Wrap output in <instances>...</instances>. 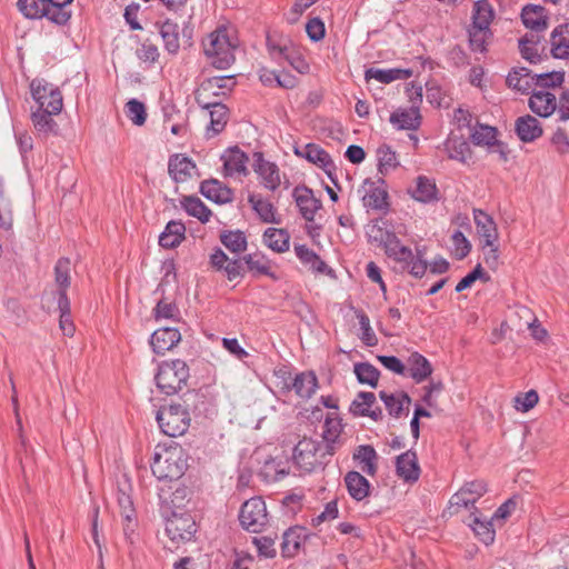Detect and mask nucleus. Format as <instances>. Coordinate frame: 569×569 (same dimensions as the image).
Wrapping results in <instances>:
<instances>
[{"instance_id":"37","label":"nucleus","mask_w":569,"mask_h":569,"mask_svg":"<svg viewBox=\"0 0 569 569\" xmlns=\"http://www.w3.org/2000/svg\"><path fill=\"white\" fill-rule=\"evenodd\" d=\"M157 26L159 27L164 49L170 54H177L180 49L179 26L169 19L161 23L157 22Z\"/></svg>"},{"instance_id":"16","label":"nucleus","mask_w":569,"mask_h":569,"mask_svg":"<svg viewBox=\"0 0 569 569\" xmlns=\"http://www.w3.org/2000/svg\"><path fill=\"white\" fill-rule=\"evenodd\" d=\"M253 169L261 177L263 186L269 190L274 191L280 186L278 167L264 160L261 152L254 153Z\"/></svg>"},{"instance_id":"23","label":"nucleus","mask_w":569,"mask_h":569,"mask_svg":"<svg viewBox=\"0 0 569 569\" xmlns=\"http://www.w3.org/2000/svg\"><path fill=\"white\" fill-rule=\"evenodd\" d=\"M473 219L478 232L482 238L485 246H491L498 240L497 226L493 219L481 209L473 210Z\"/></svg>"},{"instance_id":"39","label":"nucleus","mask_w":569,"mask_h":569,"mask_svg":"<svg viewBox=\"0 0 569 569\" xmlns=\"http://www.w3.org/2000/svg\"><path fill=\"white\" fill-rule=\"evenodd\" d=\"M70 266L71 261L67 257H62L56 262L54 282L58 287V299H62V295L68 296L67 290L71 284Z\"/></svg>"},{"instance_id":"25","label":"nucleus","mask_w":569,"mask_h":569,"mask_svg":"<svg viewBox=\"0 0 569 569\" xmlns=\"http://www.w3.org/2000/svg\"><path fill=\"white\" fill-rule=\"evenodd\" d=\"M307 537V529L303 527H292L284 531L281 542L282 556L286 558L293 557Z\"/></svg>"},{"instance_id":"26","label":"nucleus","mask_w":569,"mask_h":569,"mask_svg":"<svg viewBox=\"0 0 569 569\" xmlns=\"http://www.w3.org/2000/svg\"><path fill=\"white\" fill-rule=\"evenodd\" d=\"M379 397L383 401L389 415L395 418H399L405 409L409 411L411 398L405 391H400L398 393H389L382 390L379 392Z\"/></svg>"},{"instance_id":"31","label":"nucleus","mask_w":569,"mask_h":569,"mask_svg":"<svg viewBox=\"0 0 569 569\" xmlns=\"http://www.w3.org/2000/svg\"><path fill=\"white\" fill-rule=\"evenodd\" d=\"M186 238V226L181 221L171 220L159 236V244L166 249L178 247Z\"/></svg>"},{"instance_id":"44","label":"nucleus","mask_w":569,"mask_h":569,"mask_svg":"<svg viewBox=\"0 0 569 569\" xmlns=\"http://www.w3.org/2000/svg\"><path fill=\"white\" fill-rule=\"evenodd\" d=\"M495 18V11L488 0H479L473 4L471 26L490 28Z\"/></svg>"},{"instance_id":"19","label":"nucleus","mask_w":569,"mask_h":569,"mask_svg":"<svg viewBox=\"0 0 569 569\" xmlns=\"http://www.w3.org/2000/svg\"><path fill=\"white\" fill-rule=\"evenodd\" d=\"M515 130L518 138L522 142H532L540 138L543 133L542 127L538 119L530 114L519 117L516 120Z\"/></svg>"},{"instance_id":"60","label":"nucleus","mask_w":569,"mask_h":569,"mask_svg":"<svg viewBox=\"0 0 569 569\" xmlns=\"http://www.w3.org/2000/svg\"><path fill=\"white\" fill-rule=\"evenodd\" d=\"M451 241L453 244V256L456 259L462 260L471 251V243L461 231H455L451 236Z\"/></svg>"},{"instance_id":"35","label":"nucleus","mask_w":569,"mask_h":569,"mask_svg":"<svg viewBox=\"0 0 569 569\" xmlns=\"http://www.w3.org/2000/svg\"><path fill=\"white\" fill-rule=\"evenodd\" d=\"M341 431V419L337 416L331 417L330 415H328L325 420L322 432L323 445L327 448V452L335 455L337 449L336 445L338 442Z\"/></svg>"},{"instance_id":"24","label":"nucleus","mask_w":569,"mask_h":569,"mask_svg":"<svg viewBox=\"0 0 569 569\" xmlns=\"http://www.w3.org/2000/svg\"><path fill=\"white\" fill-rule=\"evenodd\" d=\"M200 192L207 199L216 203H227L232 201L233 192L227 186H223L216 179L204 180L200 184Z\"/></svg>"},{"instance_id":"63","label":"nucleus","mask_w":569,"mask_h":569,"mask_svg":"<svg viewBox=\"0 0 569 569\" xmlns=\"http://www.w3.org/2000/svg\"><path fill=\"white\" fill-rule=\"evenodd\" d=\"M56 89L57 88H53L51 84L39 79H33L30 83L31 96L39 107L41 106V101L47 100L48 94Z\"/></svg>"},{"instance_id":"41","label":"nucleus","mask_w":569,"mask_h":569,"mask_svg":"<svg viewBox=\"0 0 569 569\" xmlns=\"http://www.w3.org/2000/svg\"><path fill=\"white\" fill-rule=\"evenodd\" d=\"M263 240L276 252L289 250L290 234L286 229L268 228L263 233Z\"/></svg>"},{"instance_id":"53","label":"nucleus","mask_w":569,"mask_h":569,"mask_svg":"<svg viewBox=\"0 0 569 569\" xmlns=\"http://www.w3.org/2000/svg\"><path fill=\"white\" fill-rule=\"evenodd\" d=\"M472 142L477 146L492 147L497 142V129L487 124H479L471 134Z\"/></svg>"},{"instance_id":"22","label":"nucleus","mask_w":569,"mask_h":569,"mask_svg":"<svg viewBox=\"0 0 569 569\" xmlns=\"http://www.w3.org/2000/svg\"><path fill=\"white\" fill-rule=\"evenodd\" d=\"M189 490L184 486H178L174 490H172V486L161 487L159 488V500L161 506L170 509L171 512L176 511V509H181L188 497Z\"/></svg>"},{"instance_id":"33","label":"nucleus","mask_w":569,"mask_h":569,"mask_svg":"<svg viewBox=\"0 0 569 569\" xmlns=\"http://www.w3.org/2000/svg\"><path fill=\"white\" fill-rule=\"evenodd\" d=\"M412 76L411 69H378L369 68L365 72L366 80L376 79L381 83H390L395 80H407Z\"/></svg>"},{"instance_id":"56","label":"nucleus","mask_w":569,"mask_h":569,"mask_svg":"<svg viewBox=\"0 0 569 569\" xmlns=\"http://www.w3.org/2000/svg\"><path fill=\"white\" fill-rule=\"evenodd\" d=\"M446 150L450 159L466 162L467 157L470 154V147L465 140L449 139L446 142Z\"/></svg>"},{"instance_id":"17","label":"nucleus","mask_w":569,"mask_h":569,"mask_svg":"<svg viewBox=\"0 0 569 569\" xmlns=\"http://www.w3.org/2000/svg\"><path fill=\"white\" fill-rule=\"evenodd\" d=\"M194 170L196 163L183 154L176 153L169 158L168 173L177 183L188 181Z\"/></svg>"},{"instance_id":"18","label":"nucleus","mask_w":569,"mask_h":569,"mask_svg":"<svg viewBox=\"0 0 569 569\" xmlns=\"http://www.w3.org/2000/svg\"><path fill=\"white\" fill-rule=\"evenodd\" d=\"M529 108L539 117L547 118L557 110L556 96L548 91H533L529 98Z\"/></svg>"},{"instance_id":"36","label":"nucleus","mask_w":569,"mask_h":569,"mask_svg":"<svg viewBox=\"0 0 569 569\" xmlns=\"http://www.w3.org/2000/svg\"><path fill=\"white\" fill-rule=\"evenodd\" d=\"M345 483L349 495L358 501H361L369 495L370 483L358 471H349L345 476Z\"/></svg>"},{"instance_id":"8","label":"nucleus","mask_w":569,"mask_h":569,"mask_svg":"<svg viewBox=\"0 0 569 569\" xmlns=\"http://www.w3.org/2000/svg\"><path fill=\"white\" fill-rule=\"evenodd\" d=\"M166 523V533L174 542L189 541L197 532V525L189 513L171 512Z\"/></svg>"},{"instance_id":"58","label":"nucleus","mask_w":569,"mask_h":569,"mask_svg":"<svg viewBox=\"0 0 569 569\" xmlns=\"http://www.w3.org/2000/svg\"><path fill=\"white\" fill-rule=\"evenodd\" d=\"M126 114L136 126H142L147 119L146 107L137 99L127 102Z\"/></svg>"},{"instance_id":"29","label":"nucleus","mask_w":569,"mask_h":569,"mask_svg":"<svg viewBox=\"0 0 569 569\" xmlns=\"http://www.w3.org/2000/svg\"><path fill=\"white\" fill-rule=\"evenodd\" d=\"M523 24L535 32H542L548 28V18L541 6H526L521 12Z\"/></svg>"},{"instance_id":"11","label":"nucleus","mask_w":569,"mask_h":569,"mask_svg":"<svg viewBox=\"0 0 569 569\" xmlns=\"http://www.w3.org/2000/svg\"><path fill=\"white\" fill-rule=\"evenodd\" d=\"M543 37L540 32L530 31L519 39V50L521 57L528 62L536 64L547 58L546 46L542 43Z\"/></svg>"},{"instance_id":"10","label":"nucleus","mask_w":569,"mask_h":569,"mask_svg":"<svg viewBox=\"0 0 569 569\" xmlns=\"http://www.w3.org/2000/svg\"><path fill=\"white\" fill-rule=\"evenodd\" d=\"M196 100L201 108L209 110L210 126L208 131H212L213 136L222 132L229 120V109L227 106L219 101H204L203 92L197 93Z\"/></svg>"},{"instance_id":"21","label":"nucleus","mask_w":569,"mask_h":569,"mask_svg":"<svg viewBox=\"0 0 569 569\" xmlns=\"http://www.w3.org/2000/svg\"><path fill=\"white\" fill-rule=\"evenodd\" d=\"M506 82L509 88L526 94L536 86L535 74L526 67L511 69L507 76Z\"/></svg>"},{"instance_id":"1","label":"nucleus","mask_w":569,"mask_h":569,"mask_svg":"<svg viewBox=\"0 0 569 569\" xmlns=\"http://www.w3.org/2000/svg\"><path fill=\"white\" fill-rule=\"evenodd\" d=\"M150 467L157 479L177 481L187 470V456L178 445L157 446Z\"/></svg>"},{"instance_id":"47","label":"nucleus","mask_w":569,"mask_h":569,"mask_svg":"<svg viewBox=\"0 0 569 569\" xmlns=\"http://www.w3.org/2000/svg\"><path fill=\"white\" fill-rule=\"evenodd\" d=\"M58 309L60 312L59 327L62 333L67 337H72L76 331V327L72 321L71 305L68 296L62 295V299H58Z\"/></svg>"},{"instance_id":"38","label":"nucleus","mask_w":569,"mask_h":569,"mask_svg":"<svg viewBox=\"0 0 569 569\" xmlns=\"http://www.w3.org/2000/svg\"><path fill=\"white\" fill-rule=\"evenodd\" d=\"M410 377L417 382L420 383L429 378L432 373V366L429 360L420 355L419 352H413L408 358Z\"/></svg>"},{"instance_id":"34","label":"nucleus","mask_w":569,"mask_h":569,"mask_svg":"<svg viewBox=\"0 0 569 569\" xmlns=\"http://www.w3.org/2000/svg\"><path fill=\"white\" fill-rule=\"evenodd\" d=\"M366 184H369L370 189L362 198L363 206L372 210L387 212L389 209L387 190L376 187L375 182H369V180H366Z\"/></svg>"},{"instance_id":"46","label":"nucleus","mask_w":569,"mask_h":569,"mask_svg":"<svg viewBox=\"0 0 569 569\" xmlns=\"http://www.w3.org/2000/svg\"><path fill=\"white\" fill-rule=\"evenodd\" d=\"M181 204L190 216L198 218L203 223L209 221L211 210L198 197H184Z\"/></svg>"},{"instance_id":"49","label":"nucleus","mask_w":569,"mask_h":569,"mask_svg":"<svg viewBox=\"0 0 569 569\" xmlns=\"http://www.w3.org/2000/svg\"><path fill=\"white\" fill-rule=\"evenodd\" d=\"M73 0H48L51 9V22L57 26H66L71 17L72 12L69 6Z\"/></svg>"},{"instance_id":"42","label":"nucleus","mask_w":569,"mask_h":569,"mask_svg":"<svg viewBox=\"0 0 569 569\" xmlns=\"http://www.w3.org/2000/svg\"><path fill=\"white\" fill-rule=\"evenodd\" d=\"M353 459L363 463L362 471L369 476H375L377 472L378 455L375 448L370 445H361L353 453Z\"/></svg>"},{"instance_id":"62","label":"nucleus","mask_w":569,"mask_h":569,"mask_svg":"<svg viewBox=\"0 0 569 569\" xmlns=\"http://www.w3.org/2000/svg\"><path fill=\"white\" fill-rule=\"evenodd\" d=\"M156 318H164L171 320H178L180 316V310L174 302H169L166 299H161L158 301L154 308Z\"/></svg>"},{"instance_id":"54","label":"nucleus","mask_w":569,"mask_h":569,"mask_svg":"<svg viewBox=\"0 0 569 569\" xmlns=\"http://www.w3.org/2000/svg\"><path fill=\"white\" fill-rule=\"evenodd\" d=\"M376 403V396L373 392L369 391H360L357 395V398L350 405V412L353 416H366V409L372 408Z\"/></svg>"},{"instance_id":"3","label":"nucleus","mask_w":569,"mask_h":569,"mask_svg":"<svg viewBox=\"0 0 569 569\" xmlns=\"http://www.w3.org/2000/svg\"><path fill=\"white\" fill-rule=\"evenodd\" d=\"M333 456L327 452L323 442L303 437L293 448L292 459L295 465L305 472H313L323 469L328 463V457Z\"/></svg>"},{"instance_id":"4","label":"nucleus","mask_w":569,"mask_h":569,"mask_svg":"<svg viewBox=\"0 0 569 569\" xmlns=\"http://www.w3.org/2000/svg\"><path fill=\"white\" fill-rule=\"evenodd\" d=\"M385 239L382 246L389 258L401 262L403 264L402 268L408 270L415 278H421L426 273L428 263L423 260L420 250H417L415 256L409 247L401 244L400 239L392 231L390 234H386Z\"/></svg>"},{"instance_id":"12","label":"nucleus","mask_w":569,"mask_h":569,"mask_svg":"<svg viewBox=\"0 0 569 569\" xmlns=\"http://www.w3.org/2000/svg\"><path fill=\"white\" fill-rule=\"evenodd\" d=\"M296 154L323 169L330 180L337 186L332 171L336 169L330 154L316 143H307L303 150L296 149Z\"/></svg>"},{"instance_id":"13","label":"nucleus","mask_w":569,"mask_h":569,"mask_svg":"<svg viewBox=\"0 0 569 569\" xmlns=\"http://www.w3.org/2000/svg\"><path fill=\"white\" fill-rule=\"evenodd\" d=\"M396 475L407 483H415L420 477L417 453L408 450L396 458Z\"/></svg>"},{"instance_id":"48","label":"nucleus","mask_w":569,"mask_h":569,"mask_svg":"<svg viewBox=\"0 0 569 569\" xmlns=\"http://www.w3.org/2000/svg\"><path fill=\"white\" fill-rule=\"evenodd\" d=\"M249 202L252 204L253 210L258 213L260 219L266 223H279L280 220L276 217V209L269 201L262 200L256 194L249 196Z\"/></svg>"},{"instance_id":"40","label":"nucleus","mask_w":569,"mask_h":569,"mask_svg":"<svg viewBox=\"0 0 569 569\" xmlns=\"http://www.w3.org/2000/svg\"><path fill=\"white\" fill-rule=\"evenodd\" d=\"M390 122L399 130H416L420 126L419 110L411 108L392 112Z\"/></svg>"},{"instance_id":"61","label":"nucleus","mask_w":569,"mask_h":569,"mask_svg":"<svg viewBox=\"0 0 569 569\" xmlns=\"http://www.w3.org/2000/svg\"><path fill=\"white\" fill-rule=\"evenodd\" d=\"M282 58L301 74H306L310 70V66L305 57L299 51H297L293 46L289 48Z\"/></svg>"},{"instance_id":"59","label":"nucleus","mask_w":569,"mask_h":569,"mask_svg":"<svg viewBox=\"0 0 569 569\" xmlns=\"http://www.w3.org/2000/svg\"><path fill=\"white\" fill-rule=\"evenodd\" d=\"M536 86L543 89L560 87L565 81L563 71H551L540 74H535Z\"/></svg>"},{"instance_id":"15","label":"nucleus","mask_w":569,"mask_h":569,"mask_svg":"<svg viewBox=\"0 0 569 569\" xmlns=\"http://www.w3.org/2000/svg\"><path fill=\"white\" fill-rule=\"evenodd\" d=\"M180 340L181 335L177 328L163 327L152 333L150 345L156 353L162 355L176 347Z\"/></svg>"},{"instance_id":"51","label":"nucleus","mask_w":569,"mask_h":569,"mask_svg":"<svg viewBox=\"0 0 569 569\" xmlns=\"http://www.w3.org/2000/svg\"><path fill=\"white\" fill-rule=\"evenodd\" d=\"M221 243L231 252L240 253L247 249V238L240 230L223 231L220 234Z\"/></svg>"},{"instance_id":"52","label":"nucleus","mask_w":569,"mask_h":569,"mask_svg":"<svg viewBox=\"0 0 569 569\" xmlns=\"http://www.w3.org/2000/svg\"><path fill=\"white\" fill-rule=\"evenodd\" d=\"M470 518V526L472 527L475 533L480 538V540L486 545L493 542L495 530L492 528V522L486 518L482 520L475 513H471Z\"/></svg>"},{"instance_id":"45","label":"nucleus","mask_w":569,"mask_h":569,"mask_svg":"<svg viewBox=\"0 0 569 569\" xmlns=\"http://www.w3.org/2000/svg\"><path fill=\"white\" fill-rule=\"evenodd\" d=\"M295 252L303 264H309L310 268L319 273H325L328 270L327 263L306 244H295Z\"/></svg>"},{"instance_id":"50","label":"nucleus","mask_w":569,"mask_h":569,"mask_svg":"<svg viewBox=\"0 0 569 569\" xmlns=\"http://www.w3.org/2000/svg\"><path fill=\"white\" fill-rule=\"evenodd\" d=\"M355 375L358 381L362 385H369L376 388L379 381L380 371L369 362L355 363Z\"/></svg>"},{"instance_id":"7","label":"nucleus","mask_w":569,"mask_h":569,"mask_svg":"<svg viewBox=\"0 0 569 569\" xmlns=\"http://www.w3.org/2000/svg\"><path fill=\"white\" fill-rule=\"evenodd\" d=\"M239 521L247 531L261 532L268 523V512L263 499L253 497L244 501L240 508Z\"/></svg>"},{"instance_id":"28","label":"nucleus","mask_w":569,"mask_h":569,"mask_svg":"<svg viewBox=\"0 0 569 569\" xmlns=\"http://www.w3.org/2000/svg\"><path fill=\"white\" fill-rule=\"evenodd\" d=\"M290 387L302 399L311 398L318 388V378L313 371H303L293 377Z\"/></svg>"},{"instance_id":"64","label":"nucleus","mask_w":569,"mask_h":569,"mask_svg":"<svg viewBox=\"0 0 569 569\" xmlns=\"http://www.w3.org/2000/svg\"><path fill=\"white\" fill-rule=\"evenodd\" d=\"M289 40H277L273 34L267 36V49L272 58H282L291 47Z\"/></svg>"},{"instance_id":"6","label":"nucleus","mask_w":569,"mask_h":569,"mask_svg":"<svg viewBox=\"0 0 569 569\" xmlns=\"http://www.w3.org/2000/svg\"><path fill=\"white\" fill-rule=\"evenodd\" d=\"M156 419L161 431L172 438L182 436L190 426V415L181 405L161 407Z\"/></svg>"},{"instance_id":"9","label":"nucleus","mask_w":569,"mask_h":569,"mask_svg":"<svg viewBox=\"0 0 569 569\" xmlns=\"http://www.w3.org/2000/svg\"><path fill=\"white\" fill-rule=\"evenodd\" d=\"M488 491L487 482L483 480H473L466 482L451 498L449 509L455 507L469 508Z\"/></svg>"},{"instance_id":"30","label":"nucleus","mask_w":569,"mask_h":569,"mask_svg":"<svg viewBox=\"0 0 569 569\" xmlns=\"http://www.w3.org/2000/svg\"><path fill=\"white\" fill-rule=\"evenodd\" d=\"M551 54L556 59L569 58V23L560 24L551 32Z\"/></svg>"},{"instance_id":"55","label":"nucleus","mask_w":569,"mask_h":569,"mask_svg":"<svg viewBox=\"0 0 569 569\" xmlns=\"http://www.w3.org/2000/svg\"><path fill=\"white\" fill-rule=\"evenodd\" d=\"M53 113L38 109L32 113L31 119L34 126V129L40 133H49L57 126L56 121L51 118Z\"/></svg>"},{"instance_id":"5","label":"nucleus","mask_w":569,"mask_h":569,"mask_svg":"<svg viewBox=\"0 0 569 569\" xmlns=\"http://www.w3.org/2000/svg\"><path fill=\"white\" fill-rule=\"evenodd\" d=\"M189 376V367L186 361L174 359L161 362L154 379L160 392L171 396L178 393L187 385Z\"/></svg>"},{"instance_id":"27","label":"nucleus","mask_w":569,"mask_h":569,"mask_svg":"<svg viewBox=\"0 0 569 569\" xmlns=\"http://www.w3.org/2000/svg\"><path fill=\"white\" fill-rule=\"evenodd\" d=\"M411 197L422 203H429L438 200V188L432 179L419 176L416 184L409 190Z\"/></svg>"},{"instance_id":"2","label":"nucleus","mask_w":569,"mask_h":569,"mask_svg":"<svg viewBox=\"0 0 569 569\" xmlns=\"http://www.w3.org/2000/svg\"><path fill=\"white\" fill-rule=\"evenodd\" d=\"M203 52L211 59V63L217 69H227L236 60L234 49L236 44L229 36V29L219 27L211 32L203 41Z\"/></svg>"},{"instance_id":"43","label":"nucleus","mask_w":569,"mask_h":569,"mask_svg":"<svg viewBox=\"0 0 569 569\" xmlns=\"http://www.w3.org/2000/svg\"><path fill=\"white\" fill-rule=\"evenodd\" d=\"M469 47L473 52H487V44L492 38L490 28L470 26L468 29Z\"/></svg>"},{"instance_id":"32","label":"nucleus","mask_w":569,"mask_h":569,"mask_svg":"<svg viewBox=\"0 0 569 569\" xmlns=\"http://www.w3.org/2000/svg\"><path fill=\"white\" fill-rule=\"evenodd\" d=\"M19 11L28 19L47 18L51 22V9L48 0H18Z\"/></svg>"},{"instance_id":"57","label":"nucleus","mask_w":569,"mask_h":569,"mask_svg":"<svg viewBox=\"0 0 569 569\" xmlns=\"http://www.w3.org/2000/svg\"><path fill=\"white\" fill-rule=\"evenodd\" d=\"M356 316L362 331L360 336L361 341L368 347H375L378 343V338L370 326L369 317L362 310L357 311Z\"/></svg>"},{"instance_id":"14","label":"nucleus","mask_w":569,"mask_h":569,"mask_svg":"<svg viewBox=\"0 0 569 569\" xmlns=\"http://www.w3.org/2000/svg\"><path fill=\"white\" fill-rule=\"evenodd\" d=\"M293 197L301 216L308 222H312L316 212L321 208V201L313 196L311 189L298 186L293 189Z\"/></svg>"},{"instance_id":"20","label":"nucleus","mask_w":569,"mask_h":569,"mask_svg":"<svg viewBox=\"0 0 569 569\" xmlns=\"http://www.w3.org/2000/svg\"><path fill=\"white\" fill-rule=\"evenodd\" d=\"M224 176L231 177L236 173L248 174L247 162L248 156L238 147L231 148L222 156Z\"/></svg>"}]
</instances>
